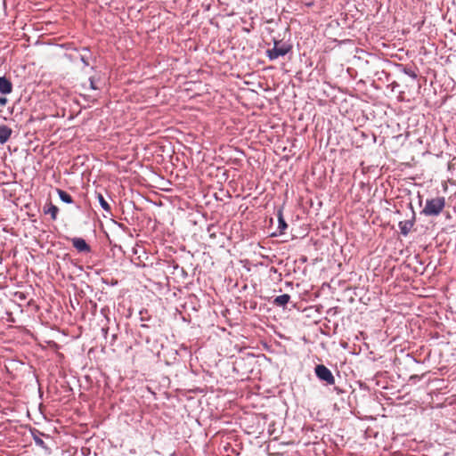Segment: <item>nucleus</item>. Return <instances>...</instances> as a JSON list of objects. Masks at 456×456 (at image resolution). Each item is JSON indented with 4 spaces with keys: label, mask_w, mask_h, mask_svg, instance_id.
Listing matches in <instances>:
<instances>
[{
    "label": "nucleus",
    "mask_w": 456,
    "mask_h": 456,
    "mask_svg": "<svg viewBox=\"0 0 456 456\" xmlns=\"http://www.w3.org/2000/svg\"><path fill=\"white\" fill-rule=\"evenodd\" d=\"M444 207L445 198L443 196L427 199L425 207L420 211V214L426 216H438L443 212Z\"/></svg>",
    "instance_id": "nucleus-1"
},
{
    "label": "nucleus",
    "mask_w": 456,
    "mask_h": 456,
    "mask_svg": "<svg viewBox=\"0 0 456 456\" xmlns=\"http://www.w3.org/2000/svg\"><path fill=\"white\" fill-rule=\"evenodd\" d=\"M290 51V46L282 44L281 45V42L274 41V46L272 49L267 50L266 53L268 58L271 61L276 60L281 56L286 55Z\"/></svg>",
    "instance_id": "nucleus-2"
},
{
    "label": "nucleus",
    "mask_w": 456,
    "mask_h": 456,
    "mask_svg": "<svg viewBox=\"0 0 456 456\" xmlns=\"http://www.w3.org/2000/svg\"><path fill=\"white\" fill-rule=\"evenodd\" d=\"M314 372L320 380L326 382L328 385H333L335 383V378L332 372L325 365H316Z\"/></svg>",
    "instance_id": "nucleus-3"
},
{
    "label": "nucleus",
    "mask_w": 456,
    "mask_h": 456,
    "mask_svg": "<svg viewBox=\"0 0 456 456\" xmlns=\"http://www.w3.org/2000/svg\"><path fill=\"white\" fill-rule=\"evenodd\" d=\"M415 224V213L412 211V217L410 220L399 222V229L403 236H407Z\"/></svg>",
    "instance_id": "nucleus-4"
},
{
    "label": "nucleus",
    "mask_w": 456,
    "mask_h": 456,
    "mask_svg": "<svg viewBox=\"0 0 456 456\" xmlns=\"http://www.w3.org/2000/svg\"><path fill=\"white\" fill-rule=\"evenodd\" d=\"M71 242L73 247L78 251V252H84L88 253L91 251L90 246L86 243V241L82 238H73L71 239Z\"/></svg>",
    "instance_id": "nucleus-5"
},
{
    "label": "nucleus",
    "mask_w": 456,
    "mask_h": 456,
    "mask_svg": "<svg viewBox=\"0 0 456 456\" xmlns=\"http://www.w3.org/2000/svg\"><path fill=\"white\" fill-rule=\"evenodd\" d=\"M12 84L6 77H0V94H9L12 92Z\"/></svg>",
    "instance_id": "nucleus-6"
},
{
    "label": "nucleus",
    "mask_w": 456,
    "mask_h": 456,
    "mask_svg": "<svg viewBox=\"0 0 456 456\" xmlns=\"http://www.w3.org/2000/svg\"><path fill=\"white\" fill-rule=\"evenodd\" d=\"M12 134V130L6 125H0V143L4 144L8 142L11 135Z\"/></svg>",
    "instance_id": "nucleus-7"
},
{
    "label": "nucleus",
    "mask_w": 456,
    "mask_h": 456,
    "mask_svg": "<svg viewBox=\"0 0 456 456\" xmlns=\"http://www.w3.org/2000/svg\"><path fill=\"white\" fill-rule=\"evenodd\" d=\"M32 436L37 445L43 448L45 452H50L49 447L45 444V442L41 438V436H43L42 433H40L38 430H36L35 432H32Z\"/></svg>",
    "instance_id": "nucleus-8"
},
{
    "label": "nucleus",
    "mask_w": 456,
    "mask_h": 456,
    "mask_svg": "<svg viewBox=\"0 0 456 456\" xmlns=\"http://www.w3.org/2000/svg\"><path fill=\"white\" fill-rule=\"evenodd\" d=\"M290 299V296L288 294H283L281 296H278L274 298L273 303L274 305L278 306H285Z\"/></svg>",
    "instance_id": "nucleus-9"
},
{
    "label": "nucleus",
    "mask_w": 456,
    "mask_h": 456,
    "mask_svg": "<svg viewBox=\"0 0 456 456\" xmlns=\"http://www.w3.org/2000/svg\"><path fill=\"white\" fill-rule=\"evenodd\" d=\"M92 59V53L87 48H83L80 53V61L85 66H89L90 60Z\"/></svg>",
    "instance_id": "nucleus-10"
},
{
    "label": "nucleus",
    "mask_w": 456,
    "mask_h": 456,
    "mask_svg": "<svg viewBox=\"0 0 456 456\" xmlns=\"http://www.w3.org/2000/svg\"><path fill=\"white\" fill-rule=\"evenodd\" d=\"M57 193H58L60 199L63 202L68 203V204H70L73 202L72 197L65 191H63L61 189H57Z\"/></svg>",
    "instance_id": "nucleus-11"
},
{
    "label": "nucleus",
    "mask_w": 456,
    "mask_h": 456,
    "mask_svg": "<svg viewBox=\"0 0 456 456\" xmlns=\"http://www.w3.org/2000/svg\"><path fill=\"white\" fill-rule=\"evenodd\" d=\"M96 198L101 205V207L107 212L110 213L111 208L110 204L105 200L104 197L102 193H97Z\"/></svg>",
    "instance_id": "nucleus-12"
},
{
    "label": "nucleus",
    "mask_w": 456,
    "mask_h": 456,
    "mask_svg": "<svg viewBox=\"0 0 456 456\" xmlns=\"http://www.w3.org/2000/svg\"><path fill=\"white\" fill-rule=\"evenodd\" d=\"M58 212L59 208L55 205H53L51 203L49 204L47 210H45V214L51 215L53 220H55L57 218Z\"/></svg>",
    "instance_id": "nucleus-13"
},
{
    "label": "nucleus",
    "mask_w": 456,
    "mask_h": 456,
    "mask_svg": "<svg viewBox=\"0 0 456 456\" xmlns=\"http://www.w3.org/2000/svg\"><path fill=\"white\" fill-rule=\"evenodd\" d=\"M278 221H279L278 228L280 230V232L283 233L284 231L286 230V228L288 227V225H287L285 220L283 219L282 214L281 211H279V213H278Z\"/></svg>",
    "instance_id": "nucleus-14"
},
{
    "label": "nucleus",
    "mask_w": 456,
    "mask_h": 456,
    "mask_svg": "<svg viewBox=\"0 0 456 456\" xmlns=\"http://www.w3.org/2000/svg\"><path fill=\"white\" fill-rule=\"evenodd\" d=\"M403 71L406 75L410 76L411 77L414 79L417 78V74L413 70L410 69H404Z\"/></svg>",
    "instance_id": "nucleus-15"
},
{
    "label": "nucleus",
    "mask_w": 456,
    "mask_h": 456,
    "mask_svg": "<svg viewBox=\"0 0 456 456\" xmlns=\"http://www.w3.org/2000/svg\"><path fill=\"white\" fill-rule=\"evenodd\" d=\"M89 83H90V88L91 89H93V90L99 89L98 86L95 85V81H94V78L93 77H91L89 78Z\"/></svg>",
    "instance_id": "nucleus-16"
},
{
    "label": "nucleus",
    "mask_w": 456,
    "mask_h": 456,
    "mask_svg": "<svg viewBox=\"0 0 456 456\" xmlns=\"http://www.w3.org/2000/svg\"><path fill=\"white\" fill-rule=\"evenodd\" d=\"M7 103V99L5 97H0V105L5 106Z\"/></svg>",
    "instance_id": "nucleus-17"
}]
</instances>
